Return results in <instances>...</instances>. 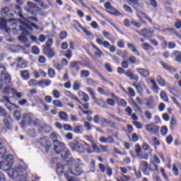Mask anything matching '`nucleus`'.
<instances>
[{
	"mask_svg": "<svg viewBox=\"0 0 181 181\" xmlns=\"http://www.w3.org/2000/svg\"><path fill=\"white\" fill-rule=\"evenodd\" d=\"M1 159L5 160L0 161V169H1V170H4V172H6L8 176L13 179H16V177H22V173H24L25 170L28 169V166H25L23 168L22 165L12 168L13 165V156L12 154H8V156L5 155V156L1 158Z\"/></svg>",
	"mask_w": 181,
	"mask_h": 181,
	"instance_id": "nucleus-1",
	"label": "nucleus"
},
{
	"mask_svg": "<svg viewBox=\"0 0 181 181\" xmlns=\"http://www.w3.org/2000/svg\"><path fill=\"white\" fill-rule=\"evenodd\" d=\"M0 29H2L3 30H5L7 33H10L11 30L13 31L14 35H18L19 33L18 32V27H15L13 29L8 28L6 25V19L0 18Z\"/></svg>",
	"mask_w": 181,
	"mask_h": 181,
	"instance_id": "nucleus-2",
	"label": "nucleus"
},
{
	"mask_svg": "<svg viewBox=\"0 0 181 181\" xmlns=\"http://www.w3.org/2000/svg\"><path fill=\"white\" fill-rule=\"evenodd\" d=\"M69 147L73 152H78V153H84V147L78 141H75L69 144Z\"/></svg>",
	"mask_w": 181,
	"mask_h": 181,
	"instance_id": "nucleus-3",
	"label": "nucleus"
},
{
	"mask_svg": "<svg viewBox=\"0 0 181 181\" xmlns=\"http://www.w3.org/2000/svg\"><path fill=\"white\" fill-rule=\"evenodd\" d=\"M39 143L41 146L45 148V152H47V153H49V151H50V148H52V143L50 142V140H49V138L46 136L41 137Z\"/></svg>",
	"mask_w": 181,
	"mask_h": 181,
	"instance_id": "nucleus-4",
	"label": "nucleus"
},
{
	"mask_svg": "<svg viewBox=\"0 0 181 181\" xmlns=\"http://www.w3.org/2000/svg\"><path fill=\"white\" fill-rule=\"evenodd\" d=\"M33 115L32 113L25 114L23 116V120L20 123L21 128H25L26 125H30L32 124V119Z\"/></svg>",
	"mask_w": 181,
	"mask_h": 181,
	"instance_id": "nucleus-5",
	"label": "nucleus"
},
{
	"mask_svg": "<svg viewBox=\"0 0 181 181\" xmlns=\"http://www.w3.org/2000/svg\"><path fill=\"white\" fill-rule=\"evenodd\" d=\"M11 119L9 115H7L3 119V122L5 127H3L1 128V131L4 132V134H6V132H8V131H11V129H12V125L11 124Z\"/></svg>",
	"mask_w": 181,
	"mask_h": 181,
	"instance_id": "nucleus-6",
	"label": "nucleus"
},
{
	"mask_svg": "<svg viewBox=\"0 0 181 181\" xmlns=\"http://www.w3.org/2000/svg\"><path fill=\"white\" fill-rule=\"evenodd\" d=\"M139 35L140 36H143V37H146V39H148L149 37H152L153 36V33H155V31L151 28H143L140 31H137Z\"/></svg>",
	"mask_w": 181,
	"mask_h": 181,
	"instance_id": "nucleus-7",
	"label": "nucleus"
},
{
	"mask_svg": "<svg viewBox=\"0 0 181 181\" xmlns=\"http://www.w3.org/2000/svg\"><path fill=\"white\" fill-rule=\"evenodd\" d=\"M11 75L9 74L6 73L1 76V86L0 90H2V87L4 86H8V84H11Z\"/></svg>",
	"mask_w": 181,
	"mask_h": 181,
	"instance_id": "nucleus-8",
	"label": "nucleus"
},
{
	"mask_svg": "<svg viewBox=\"0 0 181 181\" xmlns=\"http://www.w3.org/2000/svg\"><path fill=\"white\" fill-rule=\"evenodd\" d=\"M54 145V151L55 153L59 155L64 149H66V144L61 141H57Z\"/></svg>",
	"mask_w": 181,
	"mask_h": 181,
	"instance_id": "nucleus-9",
	"label": "nucleus"
},
{
	"mask_svg": "<svg viewBox=\"0 0 181 181\" xmlns=\"http://www.w3.org/2000/svg\"><path fill=\"white\" fill-rule=\"evenodd\" d=\"M19 29L21 30H26V29H32V28H35L37 30H39L40 28L37 26L36 24L33 23H30V24L27 23L26 22H23L20 25H18Z\"/></svg>",
	"mask_w": 181,
	"mask_h": 181,
	"instance_id": "nucleus-10",
	"label": "nucleus"
},
{
	"mask_svg": "<svg viewBox=\"0 0 181 181\" xmlns=\"http://www.w3.org/2000/svg\"><path fill=\"white\" fill-rule=\"evenodd\" d=\"M146 130L150 134H158V132H159V126L156 125L155 123H150L146 124Z\"/></svg>",
	"mask_w": 181,
	"mask_h": 181,
	"instance_id": "nucleus-11",
	"label": "nucleus"
},
{
	"mask_svg": "<svg viewBox=\"0 0 181 181\" xmlns=\"http://www.w3.org/2000/svg\"><path fill=\"white\" fill-rule=\"evenodd\" d=\"M78 165L75 167L74 170L71 171V175H74L75 176H80L81 173H83V170H81V160L80 158L77 159Z\"/></svg>",
	"mask_w": 181,
	"mask_h": 181,
	"instance_id": "nucleus-12",
	"label": "nucleus"
},
{
	"mask_svg": "<svg viewBox=\"0 0 181 181\" xmlns=\"http://www.w3.org/2000/svg\"><path fill=\"white\" fill-rule=\"evenodd\" d=\"M6 141L3 139H0V158H5L6 154V147H5Z\"/></svg>",
	"mask_w": 181,
	"mask_h": 181,
	"instance_id": "nucleus-13",
	"label": "nucleus"
},
{
	"mask_svg": "<svg viewBox=\"0 0 181 181\" xmlns=\"http://www.w3.org/2000/svg\"><path fill=\"white\" fill-rule=\"evenodd\" d=\"M105 9H110L109 13H110L111 15H115V16H119V11H118L117 9L114 8V7H112V6H111V3L110 2H107L105 4Z\"/></svg>",
	"mask_w": 181,
	"mask_h": 181,
	"instance_id": "nucleus-14",
	"label": "nucleus"
},
{
	"mask_svg": "<svg viewBox=\"0 0 181 181\" xmlns=\"http://www.w3.org/2000/svg\"><path fill=\"white\" fill-rule=\"evenodd\" d=\"M43 54L48 57V59H53L56 56V52L52 48H44Z\"/></svg>",
	"mask_w": 181,
	"mask_h": 181,
	"instance_id": "nucleus-15",
	"label": "nucleus"
},
{
	"mask_svg": "<svg viewBox=\"0 0 181 181\" xmlns=\"http://www.w3.org/2000/svg\"><path fill=\"white\" fill-rule=\"evenodd\" d=\"M140 168L142 170L144 175H148L146 173V170H149L150 172H152V169H151V165L148 164V162L146 161H140Z\"/></svg>",
	"mask_w": 181,
	"mask_h": 181,
	"instance_id": "nucleus-16",
	"label": "nucleus"
},
{
	"mask_svg": "<svg viewBox=\"0 0 181 181\" xmlns=\"http://www.w3.org/2000/svg\"><path fill=\"white\" fill-rule=\"evenodd\" d=\"M125 76H127V77H129L130 80H134V81H139V76H138L137 74H134V73H132V71L131 70H128L126 72H124Z\"/></svg>",
	"mask_w": 181,
	"mask_h": 181,
	"instance_id": "nucleus-17",
	"label": "nucleus"
},
{
	"mask_svg": "<svg viewBox=\"0 0 181 181\" xmlns=\"http://www.w3.org/2000/svg\"><path fill=\"white\" fill-rule=\"evenodd\" d=\"M136 71L140 74V76H141V77H144V78H148V77L149 76V71L145 69H142V68H137L136 69Z\"/></svg>",
	"mask_w": 181,
	"mask_h": 181,
	"instance_id": "nucleus-18",
	"label": "nucleus"
},
{
	"mask_svg": "<svg viewBox=\"0 0 181 181\" xmlns=\"http://www.w3.org/2000/svg\"><path fill=\"white\" fill-rule=\"evenodd\" d=\"M64 94L66 97H69V98H71L72 100H75L76 101H77V103H78L79 104H81V100L78 98H77V96H76V95L73 94L69 90H65L64 92Z\"/></svg>",
	"mask_w": 181,
	"mask_h": 181,
	"instance_id": "nucleus-19",
	"label": "nucleus"
},
{
	"mask_svg": "<svg viewBox=\"0 0 181 181\" xmlns=\"http://www.w3.org/2000/svg\"><path fill=\"white\" fill-rule=\"evenodd\" d=\"M20 76L23 80L28 81L30 78V72L28 70H23L20 71Z\"/></svg>",
	"mask_w": 181,
	"mask_h": 181,
	"instance_id": "nucleus-20",
	"label": "nucleus"
},
{
	"mask_svg": "<svg viewBox=\"0 0 181 181\" xmlns=\"http://www.w3.org/2000/svg\"><path fill=\"white\" fill-rule=\"evenodd\" d=\"M127 48L129 50H131L136 56H141V54L139 52H138V49L134 43H128Z\"/></svg>",
	"mask_w": 181,
	"mask_h": 181,
	"instance_id": "nucleus-21",
	"label": "nucleus"
},
{
	"mask_svg": "<svg viewBox=\"0 0 181 181\" xmlns=\"http://www.w3.org/2000/svg\"><path fill=\"white\" fill-rule=\"evenodd\" d=\"M66 170V167L60 163L57 164L56 172L59 176L63 175L64 172Z\"/></svg>",
	"mask_w": 181,
	"mask_h": 181,
	"instance_id": "nucleus-22",
	"label": "nucleus"
},
{
	"mask_svg": "<svg viewBox=\"0 0 181 181\" xmlns=\"http://www.w3.org/2000/svg\"><path fill=\"white\" fill-rule=\"evenodd\" d=\"M81 64V62H72L70 63L69 69H75L76 71H79Z\"/></svg>",
	"mask_w": 181,
	"mask_h": 181,
	"instance_id": "nucleus-23",
	"label": "nucleus"
},
{
	"mask_svg": "<svg viewBox=\"0 0 181 181\" xmlns=\"http://www.w3.org/2000/svg\"><path fill=\"white\" fill-rule=\"evenodd\" d=\"M2 93L3 94H11V93L15 94L16 93V90L11 86H6L3 88Z\"/></svg>",
	"mask_w": 181,
	"mask_h": 181,
	"instance_id": "nucleus-24",
	"label": "nucleus"
},
{
	"mask_svg": "<svg viewBox=\"0 0 181 181\" xmlns=\"http://www.w3.org/2000/svg\"><path fill=\"white\" fill-rule=\"evenodd\" d=\"M28 4V7L25 8V10L27 12H30V13H32V15H33V9H35L36 8V5H35V4L32 3L31 1H28L27 2Z\"/></svg>",
	"mask_w": 181,
	"mask_h": 181,
	"instance_id": "nucleus-25",
	"label": "nucleus"
},
{
	"mask_svg": "<svg viewBox=\"0 0 181 181\" xmlns=\"http://www.w3.org/2000/svg\"><path fill=\"white\" fill-rule=\"evenodd\" d=\"M137 18H139V19H140V21H142V18H145V19H147V21H148V22H150V23H152V19H151V18H149V16H148V15H146V13L143 11H140L137 14Z\"/></svg>",
	"mask_w": 181,
	"mask_h": 181,
	"instance_id": "nucleus-26",
	"label": "nucleus"
},
{
	"mask_svg": "<svg viewBox=\"0 0 181 181\" xmlns=\"http://www.w3.org/2000/svg\"><path fill=\"white\" fill-rule=\"evenodd\" d=\"M78 95L79 97H82V101H84L85 103H87V101L90 100V97H88V95H87V93H84L82 90H79L78 92Z\"/></svg>",
	"mask_w": 181,
	"mask_h": 181,
	"instance_id": "nucleus-27",
	"label": "nucleus"
},
{
	"mask_svg": "<svg viewBox=\"0 0 181 181\" xmlns=\"http://www.w3.org/2000/svg\"><path fill=\"white\" fill-rule=\"evenodd\" d=\"M59 117L62 121H64V122H69V115L66 112H59Z\"/></svg>",
	"mask_w": 181,
	"mask_h": 181,
	"instance_id": "nucleus-28",
	"label": "nucleus"
},
{
	"mask_svg": "<svg viewBox=\"0 0 181 181\" xmlns=\"http://www.w3.org/2000/svg\"><path fill=\"white\" fill-rule=\"evenodd\" d=\"M38 84L40 86V87L44 88V87L50 86V84H52V81L49 79L42 80L39 81Z\"/></svg>",
	"mask_w": 181,
	"mask_h": 181,
	"instance_id": "nucleus-29",
	"label": "nucleus"
},
{
	"mask_svg": "<svg viewBox=\"0 0 181 181\" xmlns=\"http://www.w3.org/2000/svg\"><path fill=\"white\" fill-rule=\"evenodd\" d=\"M61 157L62 159H67L69 156H70V151H69V149L67 148H65L60 153Z\"/></svg>",
	"mask_w": 181,
	"mask_h": 181,
	"instance_id": "nucleus-30",
	"label": "nucleus"
},
{
	"mask_svg": "<svg viewBox=\"0 0 181 181\" xmlns=\"http://www.w3.org/2000/svg\"><path fill=\"white\" fill-rule=\"evenodd\" d=\"M151 84H153V90L154 91V93H156V94H158V93H159V90H160V88H159L155 80L151 79Z\"/></svg>",
	"mask_w": 181,
	"mask_h": 181,
	"instance_id": "nucleus-31",
	"label": "nucleus"
},
{
	"mask_svg": "<svg viewBox=\"0 0 181 181\" xmlns=\"http://www.w3.org/2000/svg\"><path fill=\"white\" fill-rule=\"evenodd\" d=\"M15 13L19 16V18H21V19H25V16L22 13V9L21 8V6L16 5V11H14Z\"/></svg>",
	"mask_w": 181,
	"mask_h": 181,
	"instance_id": "nucleus-32",
	"label": "nucleus"
},
{
	"mask_svg": "<svg viewBox=\"0 0 181 181\" xmlns=\"http://www.w3.org/2000/svg\"><path fill=\"white\" fill-rule=\"evenodd\" d=\"M82 30L83 33L86 34V36H88V39H90V40H93V39H94V35H93V33L87 30L86 28H82Z\"/></svg>",
	"mask_w": 181,
	"mask_h": 181,
	"instance_id": "nucleus-33",
	"label": "nucleus"
},
{
	"mask_svg": "<svg viewBox=\"0 0 181 181\" xmlns=\"http://www.w3.org/2000/svg\"><path fill=\"white\" fill-rule=\"evenodd\" d=\"M157 83L160 86V87H165L166 85V82L165 81V79L162 78L161 76H158L156 78Z\"/></svg>",
	"mask_w": 181,
	"mask_h": 181,
	"instance_id": "nucleus-34",
	"label": "nucleus"
},
{
	"mask_svg": "<svg viewBox=\"0 0 181 181\" xmlns=\"http://www.w3.org/2000/svg\"><path fill=\"white\" fill-rule=\"evenodd\" d=\"M93 49H95V50H97L96 52H95V56H97V57H101V56H103V53L101 50H100V48H98V47L95 46V45L92 44L91 45Z\"/></svg>",
	"mask_w": 181,
	"mask_h": 181,
	"instance_id": "nucleus-35",
	"label": "nucleus"
},
{
	"mask_svg": "<svg viewBox=\"0 0 181 181\" xmlns=\"http://www.w3.org/2000/svg\"><path fill=\"white\" fill-rule=\"evenodd\" d=\"M141 47L144 49V50H146V52H148V50H149V49H151V50L155 49L153 48V47L151 46V45H149V43H148V42L143 43L141 45Z\"/></svg>",
	"mask_w": 181,
	"mask_h": 181,
	"instance_id": "nucleus-36",
	"label": "nucleus"
},
{
	"mask_svg": "<svg viewBox=\"0 0 181 181\" xmlns=\"http://www.w3.org/2000/svg\"><path fill=\"white\" fill-rule=\"evenodd\" d=\"M173 54L175 56V62L181 63V52L179 51H175Z\"/></svg>",
	"mask_w": 181,
	"mask_h": 181,
	"instance_id": "nucleus-37",
	"label": "nucleus"
},
{
	"mask_svg": "<svg viewBox=\"0 0 181 181\" xmlns=\"http://www.w3.org/2000/svg\"><path fill=\"white\" fill-rule=\"evenodd\" d=\"M74 91H78L81 88V83L78 81H75L73 84Z\"/></svg>",
	"mask_w": 181,
	"mask_h": 181,
	"instance_id": "nucleus-38",
	"label": "nucleus"
},
{
	"mask_svg": "<svg viewBox=\"0 0 181 181\" xmlns=\"http://www.w3.org/2000/svg\"><path fill=\"white\" fill-rule=\"evenodd\" d=\"M30 125H34V127H39V125H40V119L35 118V116H33Z\"/></svg>",
	"mask_w": 181,
	"mask_h": 181,
	"instance_id": "nucleus-39",
	"label": "nucleus"
},
{
	"mask_svg": "<svg viewBox=\"0 0 181 181\" xmlns=\"http://www.w3.org/2000/svg\"><path fill=\"white\" fill-rule=\"evenodd\" d=\"M59 135L56 132L51 133L50 138L54 144H56V142H59L57 139Z\"/></svg>",
	"mask_w": 181,
	"mask_h": 181,
	"instance_id": "nucleus-40",
	"label": "nucleus"
},
{
	"mask_svg": "<svg viewBox=\"0 0 181 181\" xmlns=\"http://www.w3.org/2000/svg\"><path fill=\"white\" fill-rule=\"evenodd\" d=\"M74 132H75V134H83V126L82 125H78L76 126L74 128Z\"/></svg>",
	"mask_w": 181,
	"mask_h": 181,
	"instance_id": "nucleus-41",
	"label": "nucleus"
},
{
	"mask_svg": "<svg viewBox=\"0 0 181 181\" xmlns=\"http://www.w3.org/2000/svg\"><path fill=\"white\" fill-rule=\"evenodd\" d=\"M47 2L48 4H46L43 2L40 4V6H41V8H42L43 9H47L49 6H52V2L50 1V0H47Z\"/></svg>",
	"mask_w": 181,
	"mask_h": 181,
	"instance_id": "nucleus-42",
	"label": "nucleus"
},
{
	"mask_svg": "<svg viewBox=\"0 0 181 181\" xmlns=\"http://www.w3.org/2000/svg\"><path fill=\"white\" fill-rule=\"evenodd\" d=\"M160 97L165 103H168V101H169V98H168V95H166V93H165L163 90H162L160 93Z\"/></svg>",
	"mask_w": 181,
	"mask_h": 181,
	"instance_id": "nucleus-43",
	"label": "nucleus"
},
{
	"mask_svg": "<svg viewBox=\"0 0 181 181\" xmlns=\"http://www.w3.org/2000/svg\"><path fill=\"white\" fill-rule=\"evenodd\" d=\"M52 45H53V39L49 38L45 42V49H50V47H52Z\"/></svg>",
	"mask_w": 181,
	"mask_h": 181,
	"instance_id": "nucleus-44",
	"label": "nucleus"
},
{
	"mask_svg": "<svg viewBox=\"0 0 181 181\" xmlns=\"http://www.w3.org/2000/svg\"><path fill=\"white\" fill-rule=\"evenodd\" d=\"M92 148L93 149L94 152H96V153H101V149H100V147L95 144V143H92Z\"/></svg>",
	"mask_w": 181,
	"mask_h": 181,
	"instance_id": "nucleus-45",
	"label": "nucleus"
},
{
	"mask_svg": "<svg viewBox=\"0 0 181 181\" xmlns=\"http://www.w3.org/2000/svg\"><path fill=\"white\" fill-rule=\"evenodd\" d=\"M134 87H135L136 90H137L139 94H142V86H141V83L138 84H133Z\"/></svg>",
	"mask_w": 181,
	"mask_h": 181,
	"instance_id": "nucleus-46",
	"label": "nucleus"
},
{
	"mask_svg": "<svg viewBox=\"0 0 181 181\" xmlns=\"http://www.w3.org/2000/svg\"><path fill=\"white\" fill-rule=\"evenodd\" d=\"M83 127L86 128L87 131H91V129H93V127L91 126V124H90V122L87 121L84 122Z\"/></svg>",
	"mask_w": 181,
	"mask_h": 181,
	"instance_id": "nucleus-47",
	"label": "nucleus"
},
{
	"mask_svg": "<svg viewBox=\"0 0 181 181\" xmlns=\"http://www.w3.org/2000/svg\"><path fill=\"white\" fill-rule=\"evenodd\" d=\"M1 13L2 16H8V13H9V7L4 8L1 11Z\"/></svg>",
	"mask_w": 181,
	"mask_h": 181,
	"instance_id": "nucleus-48",
	"label": "nucleus"
},
{
	"mask_svg": "<svg viewBox=\"0 0 181 181\" xmlns=\"http://www.w3.org/2000/svg\"><path fill=\"white\" fill-rule=\"evenodd\" d=\"M59 39L61 40H64V39H67V33L66 31H61L59 34Z\"/></svg>",
	"mask_w": 181,
	"mask_h": 181,
	"instance_id": "nucleus-49",
	"label": "nucleus"
},
{
	"mask_svg": "<svg viewBox=\"0 0 181 181\" xmlns=\"http://www.w3.org/2000/svg\"><path fill=\"white\" fill-rule=\"evenodd\" d=\"M53 105L55 107H58L59 108H62L63 107V103L60 102V100H53L52 102Z\"/></svg>",
	"mask_w": 181,
	"mask_h": 181,
	"instance_id": "nucleus-50",
	"label": "nucleus"
},
{
	"mask_svg": "<svg viewBox=\"0 0 181 181\" xmlns=\"http://www.w3.org/2000/svg\"><path fill=\"white\" fill-rule=\"evenodd\" d=\"M160 64H161V66L163 67V69L167 70V71H170V70H172V68H170V66H169V65L166 64L163 62H160Z\"/></svg>",
	"mask_w": 181,
	"mask_h": 181,
	"instance_id": "nucleus-51",
	"label": "nucleus"
},
{
	"mask_svg": "<svg viewBox=\"0 0 181 181\" xmlns=\"http://www.w3.org/2000/svg\"><path fill=\"white\" fill-rule=\"evenodd\" d=\"M18 40L21 42V43H26V42H28V37L25 35H20L18 37Z\"/></svg>",
	"mask_w": 181,
	"mask_h": 181,
	"instance_id": "nucleus-52",
	"label": "nucleus"
},
{
	"mask_svg": "<svg viewBox=\"0 0 181 181\" xmlns=\"http://www.w3.org/2000/svg\"><path fill=\"white\" fill-rule=\"evenodd\" d=\"M24 21H25V22H30V21H34V22H37V18L30 16V17H24V18H23Z\"/></svg>",
	"mask_w": 181,
	"mask_h": 181,
	"instance_id": "nucleus-53",
	"label": "nucleus"
},
{
	"mask_svg": "<svg viewBox=\"0 0 181 181\" xmlns=\"http://www.w3.org/2000/svg\"><path fill=\"white\" fill-rule=\"evenodd\" d=\"M83 138L86 139V141H88V142L94 144V138L93 137V136L85 135L83 136Z\"/></svg>",
	"mask_w": 181,
	"mask_h": 181,
	"instance_id": "nucleus-54",
	"label": "nucleus"
},
{
	"mask_svg": "<svg viewBox=\"0 0 181 181\" xmlns=\"http://www.w3.org/2000/svg\"><path fill=\"white\" fill-rule=\"evenodd\" d=\"M107 104L110 105V107H115V101L113 99L108 98L106 100Z\"/></svg>",
	"mask_w": 181,
	"mask_h": 181,
	"instance_id": "nucleus-55",
	"label": "nucleus"
},
{
	"mask_svg": "<svg viewBox=\"0 0 181 181\" xmlns=\"http://www.w3.org/2000/svg\"><path fill=\"white\" fill-rule=\"evenodd\" d=\"M90 76V71L87 70L81 71V77H88Z\"/></svg>",
	"mask_w": 181,
	"mask_h": 181,
	"instance_id": "nucleus-56",
	"label": "nucleus"
},
{
	"mask_svg": "<svg viewBox=\"0 0 181 181\" xmlns=\"http://www.w3.org/2000/svg\"><path fill=\"white\" fill-rule=\"evenodd\" d=\"M32 53L33 54H39V53H40V49L39 47L34 46L32 48Z\"/></svg>",
	"mask_w": 181,
	"mask_h": 181,
	"instance_id": "nucleus-57",
	"label": "nucleus"
},
{
	"mask_svg": "<svg viewBox=\"0 0 181 181\" xmlns=\"http://www.w3.org/2000/svg\"><path fill=\"white\" fill-rule=\"evenodd\" d=\"M86 83L88 86H95V84L97 83V82L90 78H88L86 79Z\"/></svg>",
	"mask_w": 181,
	"mask_h": 181,
	"instance_id": "nucleus-58",
	"label": "nucleus"
},
{
	"mask_svg": "<svg viewBox=\"0 0 181 181\" xmlns=\"http://www.w3.org/2000/svg\"><path fill=\"white\" fill-rule=\"evenodd\" d=\"M168 127L166 126H163L160 129V134L161 135H166L168 134Z\"/></svg>",
	"mask_w": 181,
	"mask_h": 181,
	"instance_id": "nucleus-59",
	"label": "nucleus"
},
{
	"mask_svg": "<svg viewBox=\"0 0 181 181\" xmlns=\"http://www.w3.org/2000/svg\"><path fill=\"white\" fill-rule=\"evenodd\" d=\"M118 104L121 107H127V103L126 100L120 99V100H118Z\"/></svg>",
	"mask_w": 181,
	"mask_h": 181,
	"instance_id": "nucleus-60",
	"label": "nucleus"
},
{
	"mask_svg": "<svg viewBox=\"0 0 181 181\" xmlns=\"http://www.w3.org/2000/svg\"><path fill=\"white\" fill-rule=\"evenodd\" d=\"M52 95L54 98H60V92L58 90H54L52 91Z\"/></svg>",
	"mask_w": 181,
	"mask_h": 181,
	"instance_id": "nucleus-61",
	"label": "nucleus"
},
{
	"mask_svg": "<svg viewBox=\"0 0 181 181\" xmlns=\"http://www.w3.org/2000/svg\"><path fill=\"white\" fill-rule=\"evenodd\" d=\"M64 131H73V127L69 124H65L63 126Z\"/></svg>",
	"mask_w": 181,
	"mask_h": 181,
	"instance_id": "nucleus-62",
	"label": "nucleus"
},
{
	"mask_svg": "<svg viewBox=\"0 0 181 181\" xmlns=\"http://www.w3.org/2000/svg\"><path fill=\"white\" fill-rule=\"evenodd\" d=\"M131 23L133 26H135V28H141V26H142V24H141V23L136 22L135 20H132L131 21Z\"/></svg>",
	"mask_w": 181,
	"mask_h": 181,
	"instance_id": "nucleus-63",
	"label": "nucleus"
},
{
	"mask_svg": "<svg viewBox=\"0 0 181 181\" xmlns=\"http://www.w3.org/2000/svg\"><path fill=\"white\" fill-rule=\"evenodd\" d=\"M127 90L129 91V95H130V97H135V90H134L132 88H128Z\"/></svg>",
	"mask_w": 181,
	"mask_h": 181,
	"instance_id": "nucleus-64",
	"label": "nucleus"
}]
</instances>
